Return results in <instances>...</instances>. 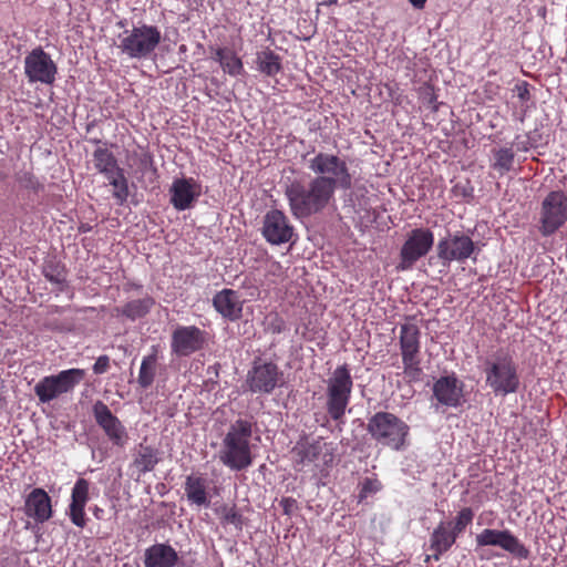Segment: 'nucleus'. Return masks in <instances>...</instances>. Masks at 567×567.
Returning <instances> with one entry per match:
<instances>
[{
	"label": "nucleus",
	"mask_w": 567,
	"mask_h": 567,
	"mask_svg": "<svg viewBox=\"0 0 567 567\" xmlns=\"http://www.w3.org/2000/svg\"><path fill=\"white\" fill-rule=\"evenodd\" d=\"M258 70L268 76H275L281 71V59L270 49L257 53Z\"/></svg>",
	"instance_id": "31"
},
{
	"label": "nucleus",
	"mask_w": 567,
	"mask_h": 567,
	"mask_svg": "<svg viewBox=\"0 0 567 567\" xmlns=\"http://www.w3.org/2000/svg\"><path fill=\"white\" fill-rule=\"evenodd\" d=\"M159 461L161 452L158 449L141 443L135 450L133 466L144 474L153 471Z\"/></svg>",
	"instance_id": "26"
},
{
	"label": "nucleus",
	"mask_w": 567,
	"mask_h": 567,
	"mask_svg": "<svg viewBox=\"0 0 567 567\" xmlns=\"http://www.w3.org/2000/svg\"><path fill=\"white\" fill-rule=\"evenodd\" d=\"M296 499H293L292 497H284L280 501V506H282L284 513L289 515L293 507H296Z\"/></svg>",
	"instance_id": "40"
},
{
	"label": "nucleus",
	"mask_w": 567,
	"mask_h": 567,
	"mask_svg": "<svg viewBox=\"0 0 567 567\" xmlns=\"http://www.w3.org/2000/svg\"><path fill=\"white\" fill-rule=\"evenodd\" d=\"M452 523L441 522L433 530L430 537V549L433 551L432 555H427L425 561L430 559L440 560L441 556L446 553L456 542V537L449 529Z\"/></svg>",
	"instance_id": "23"
},
{
	"label": "nucleus",
	"mask_w": 567,
	"mask_h": 567,
	"mask_svg": "<svg viewBox=\"0 0 567 567\" xmlns=\"http://www.w3.org/2000/svg\"><path fill=\"white\" fill-rule=\"evenodd\" d=\"M517 96L520 101H528L530 97V93L527 86V83L516 86Z\"/></svg>",
	"instance_id": "41"
},
{
	"label": "nucleus",
	"mask_w": 567,
	"mask_h": 567,
	"mask_svg": "<svg viewBox=\"0 0 567 567\" xmlns=\"http://www.w3.org/2000/svg\"><path fill=\"white\" fill-rule=\"evenodd\" d=\"M326 383L327 413L333 421L342 423L353 386L348 365L342 364L338 367Z\"/></svg>",
	"instance_id": "5"
},
{
	"label": "nucleus",
	"mask_w": 567,
	"mask_h": 567,
	"mask_svg": "<svg viewBox=\"0 0 567 567\" xmlns=\"http://www.w3.org/2000/svg\"><path fill=\"white\" fill-rule=\"evenodd\" d=\"M281 375L277 364L259 359L248 372L247 384L254 393H270L278 385Z\"/></svg>",
	"instance_id": "13"
},
{
	"label": "nucleus",
	"mask_w": 567,
	"mask_h": 567,
	"mask_svg": "<svg viewBox=\"0 0 567 567\" xmlns=\"http://www.w3.org/2000/svg\"><path fill=\"white\" fill-rule=\"evenodd\" d=\"M473 517L474 512L470 507H464L457 513L455 522L453 523V526L450 529L456 538L458 537L460 534H462L465 530L466 526L472 523Z\"/></svg>",
	"instance_id": "36"
},
{
	"label": "nucleus",
	"mask_w": 567,
	"mask_h": 567,
	"mask_svg": "<svg viewBox=\"0 0 567 567\" xmlns=\"http://www.w3.org/2000/svg\"><path fill=\"white\" fill-rule=\"evenodd\" d=\"M221 68L225 72L233 76L239 75L244 69L241 60L233 51L226 55Z\"/></svg>",
	"instance_id": "38"
},
{
	"label": "nucleus",
	"mask_w": 567,
	"mask_h": 567,
	"mask_svg": "<svg viewBox=\"0 0 567 567\" xmlns=\"http://www.w3.org/2000/svg\"><path fill=\"white\" fill-rule=\"evenodd\" d=\"M337 0H329L328 4H336Z\"/></svg>",
	"instance_id": "46"
},
{
	"label": "nucleus",
	"mask_w": 567,
	"mask_h": 567,
	"mask_svg": "<svg viewBox=\"0 0 567 567\" xmlns=\"http://www.w3.org/2000/svg\"><path fill=\"white\" fill-rule=\"evenodd\" d=\"M230 51L231 50L219 48L216 50L214 59L221 65L226 59V55H228Z\"/></svg>",
	"instance_id": "42"
},
{
	"label": "nucleus",
	"mask_w": 567,
	"mask_h": 567,
	"mask_svg": "<svg viewBox=\"0 0 567 567\" xmlns=\"http://www.w3.org/2000/svg\"><path fill=\"white\" fill-rule=\"evenodd\" d=\"M85 377L82 369L63 370L54 375L41 379L34 385V393L42 403L51 402L63 394L71 393Z\"/></svg>",
	"instance_id": "7"
},
{
	"label": "nucleus",
	"mask_w": 567,
	"mask_h": 567,
	"mask_svg": "<svg viewBox=\"0 0 567 567\" xmlns=\"http://www.w3.org/2000/svg\"><path fill=\"white\" fill-rule=\"evenodd\" d=\"M303 155L308 169L313 174L308 181L293 179L285 189L291 214L307 218L321 213L334 198L337 189L349 190L353 177L346 159L319 152L312 157Z\"/></svg>",
	"instance_id": "1"
},
{
	"label": "nucleus",
	"mask_w": 567,
	"mask_h": 567,
	"mask_svg": "<svg viewBox=\"0 0 567 567\" xmlns=\"http://www.w3.org/2000/svg\"><path fill=\"white\" fill-rule=\"evenodd\" d=\"M154 298L145 296L144 298L126 302L121 308H117L116 311L118 315L124 316L127 319L134 321L136 319L145 317L154 307Z\"/></svg>",
	"instance_id": "27"
},
{
	"label": "nucleus",
	"mask_w": 567,
	"mask_h": 567,
	"mask_svg": "<svg viewBox=\"0 0 567 567\" xmlns=\"http://www.w3.org/2000/svg\"><path fill=\"white\" fill-rule=\"evenodd\" d=\"M110 367V358L107 355H101L96 359L93 365V372L95 374H103Z\"/></svg>",
	"instance_id": "39"
},
{
	"label": "nucleus",
	"mask_w": 567,
	"mask_h": 567,
	"mask_svg": "<svg viewBox=\"0 0 567 567\" xmlns=\"http://www.w3.org/2000/svg\"><path fill=\"white\" fill-rule=\"evenodd\" d=\"M296 466H307L316 464L322 460L328 465L333 460V449L331 443H326L322 439L312 442L297 443L291 451Z\"/></svg>",
	"instance_id": "14"
},
{
	"label": "nucleus",
	"mask_w": 567,
	"mask_h": 567,
	"mask_svg": "<svg viewBox=\"0 0 567 567\" xmlns=\"http://www.w3.org/2000/svg\"><path fill=\"white\" fill-rule=\"evenodd\" d=\"M539 231L550 236L567 220V195L563 190L550 192L542 203Z\"/></svg>",
	"instance_id": "8"
},
{
	"label": "nucleus",
	"mask_w": 567,
	"mask_h": 567,
	"mask_svg": "<svg viewBox=\"0 0 567 567\" xmlns=\"http://www.w3.org/2000/svg\"><path fill=\"white\" fill-rule=\"evenodd\" d=\"M478 546H498L517 558L526 559L529 550L508 529L498 530L486 528L476 536Z\"/></svg>",
	"instance_id": "12"
},
{
	"label": "nucleus",
	"mask_w": 567,
	"mask_h": 567,
	"mask_svg": "<svg viewBox=\"0 0 567 567\" xmlns=\"http://www.w3.org/2000/svg\"><path fill=\"white\" fill-rule=\"evenodd\" d=\"M89 229H90V227H87V226H85V225H82V226L80 227V231H83V233L87 231Z\"/></svg>",
	"instance_id": "45"
},
{
	"label": "nucleus",
	"mask_w": 567,
	"mask_h": 567,
	"mask_svg": "<svg viewBox=\"0 0 567 567\" xmlns=\"http://www.w3.org/2000/svg\"><path fill=\"white\" fill-rule=\"evenodd\" d=\"M434 244V235L427 228L412 229L400 250L399 270H409L424 257Z\"/></svg>",
	"instance_id": "9"
},
{
	"label": "nucleus",
	"mask_w": 567,
	"mask_h": 567,
	"mask_svg": "<svg viewBox=\"0 0 567 567\" xmlns=\"http://www.w3.org/2000/svg\"><path fill=\"white\" fill-rule=\"evenodd\" d=\"M93 415L97 425L104 430L113 444L117 446L125 444L127 439L125 427L105 403L96 401L93 405Z\"/></svg>",
	"instance_id": "17"
},
{
	"label": "nucleus",
	"mask_w": 567,
	"mask_h": 567,
	"mask_svg": "<svg viewBox=\"0 0 567 567\" xmlns=\"http://www.w3.org/2000/svg\"><path fill=\"white\" fill-rule=\"evenodd\" d=\"M409 2L415 8V9H423L426 0H409Z\"/></svg>",
	"instance_id": "43"
},
{
	"label": "nucleus",
	"mask_w": 567,
	"mask_h": 567,
	"mask_svg": "<svg viewBox=\"0 0 567 567\" xmlns=\"http://www.w3.org/2000/svg\"><path fill=\"white\" fill-rule=\"evenodd\" d=\"M420 329L416 324L406 322L400 329V349L402 358L419 357Z\"/></svg>",
	"instance_id": "24"
},
{
	"label": "nucleus",
	"mask_w": 567,
	"mask_h": 567,
	"mask_svg": "<svg viewBox=\"0 0 567 567\" xmlns=\"http://www.w3.org/2000/svg\"><path fill=\"white\" fill-rule=\"evenodd\" d=\"M262 236L271 245L286 244L293 236V227L281 210L271 209L264 216Z\"/></svg>",
	"instance_id": "15"
},
{
	"label": "nucleus",
	"mask_w": 567,
	"mask_h": 567,
	"mask_svg": "<svg viewBox=\"0 0 567 567\" xmlns=\"http://www.w3.org/2000/svg\"><path fill=\"white\" fill-rule=\"evenodd\" d=\"M110 184L114 187L113 196L116 199L117 204L123 205L128 197V185L127 179L124 176V172L122 168H117V171L113 174L105 176Z\"/></svg>",
	"instance_id": "33"
},
{
	"label": "nucleus",
	"mask_w": 567,
	"mask_h": 567,
	"mask_svg": "<svg viewBox=\"0 0 567 567\" xmlns=\"http://www.w3.org/2000/svg\"><path fill=\"white\" fill-rule=\"evenodd\" d=\"M213 306L223 318L229 321L238 320L241 317L243 301L239 293L233 289H223L217 292L213 298Z\"/></svg>",
	"instance_id": "21"
},
{
	"label": "nucleus",
	"mask_w": 567,
	"mask_h": 567,
	"mask_svg": "<svg viewBox=\"0 0 567 567\" xmlns=\"http://www.w3.org/2000/svg\"><path fill=\"white\" fill-rule=\"evenodd\" d=\"M171 193V203L178 210H185L189 208L196 197L192 182L184 178L176 179L173 183Z\"/></svg>",
	"instance_id": "25"
},
{
	"label": "nucleus",
	"mask_w": 567,
	"mask_h": 567,
	"mask_svg": "<svg viewBox=\"0 0 567 567\" xmlns=\"http://www.w3.org/2000/svg\"><path fill=\"white\" fill-rule=\"evenodd\" d=\"M517 150L518 151H524V152H527L529 150V144L527 141L525 142H522V143H518L517 144Z\"/></svg>",
	"instance_id": "44"
},
{
	"label": "nucleus",
	"mask_w": 567,
	"mask_h": 567,
	"mask_svg": "<svg viewBox=\"0 0 567 567\" xmlns=\"http://www.w3.org/2000/svg\"><path fill=\"white\" fill-rule=\"evenodd\" d=\"M24 513L37 523H44L52 517L51 498L42 488H34L25 498Z\"/></svg>",
	"instance_id": "19"
},
{
	"label": "nucleus",
	"mask_w": 567,
	"mask_h": 567,
	"mask_svg": "<svg viewBox=\"0 0 567 567\" xmlns=\"http://www.w3.org/2000/svg\"><path fill=\"white\" fill-rule=\"evenodd\" d=\"M185 493L189 502L198 506H208L206 484L202 477L189 475L185 482Z\"/></svg>",
	"instance_id": "29"
},
{
	"label": "nucleus",
	"mask_w": 567,
	"mask_h": 567,
	"mask_svg": "<svg viewBox=\"0 0 567 567\" xmlns=\"http://www.w3.org/2000/svg\"><path fill=\"white\" fill-rule=\"evenodd\" d=\"M42 274L50 282L56 285L64 284L66 279L64 266L55 260L45 261Z\"/></svg>",
	"instance_id": "34"
},
{
	"label": "nucleus",
	"mask_w": 567,
	"mask_h": 567,
	"mask_svg": "<svg viewBox=\"0 0 567 567\" xmlns=\"http://www.w3.org/2000/svg\"><path fill=\"white\" fill-rule=\"evenodd\" d=\"M93 161L95 168L100 173L104 174V176L113 174L117 168H120L115 156L107 148L100 147L95 150L93 153Z\"/></svg>",
	"instance_id": "32"
},
{
	"label": "nucleus",
	"mask_w": 567,
	"mask_h": 567,
	"mask_svg": "<svg viewBox=\"0 0 567 567\" xmlns=\"http://www.w3.org/2000/svg\"><path fill=\"white\" fill-rule=\"evenodd\" d=\"M485 384L495 396L516 393L520 385L518 365L514 358L501 349L488 355L483 363Z\"/></svg>",
	"instance_id": "3"
},
{
	"label": "nucleus",
	"mask_w": 567,
	"mask_h": 567,
	"mask_svg": "<svg viewBox=\"0 0 567 567\" xmlns=\"http://www.w3.org/2000/svg\"><path fill=\"white\" fill-rule=\"evenodd\" d=\"M89 487L90 484L86 480L79 478L72 488L69 516L71 522L81 528L86 525L84 507L89 501Z\"/></svg>",
	"instance_id": "20"
},
{
	"label": "nucleus",
	"mask_w": 567,
	"mask_h": 567,
	"mask_svg": "<svg viewBox=\"0 0 567 567\" xmlns=\"http://www.w3.org/2000/svg\"><path fill=\"white\" fill-rule=\"evenodd\" d=\"M436 252L443 264H450L451 261L464 262L466 259L477 255L480 248L476 247L471 237L461 231H456L454 234H447L446 237L439 240Z\"/></svg>",
	"instance_id": "10"
},
{
	"label": "nucleus",
	"mask_w": 567,
	"mask_h": 567,
	"mask_svg": "<svg viewBox=\"0 0 567 567\" xmlns=\"http://www.w3.org/2000/svg\"><path fill=\"white\" fill-rule=\"evenodd\" d=\"M161 31L155 25L141 24L124 31L118 48L131 59H147L161 43Z\"/></svg>",
	"instance_id": "6"
},
{
	"label": "nucleus",
	"mask_w": 567,
	"mask_h": 567,
	"mask_svg": "<svg viewBox=\"0 0 567 567\" xmlns=\"http://www.w3.org/2000/svg\"><path fill=\"white\" fill-rule=\"evenodd\" d=\"M252 423L246 419L233 422L223 439L220 462L233 471H243L252 464L250 439Z\"/></svg>",
	"instance_id": "2"
},
{
	"label": "nucleus",
	"mask_w": 567,
	"mask_h": 567,
	"mask_svg": "<svg viewBox=\"0 0 567 567\" xmlns=\"http://www.w3.org/2000/svg\"><path fill=\"white\" fill-rule=\"evenodd\" d=\"M493 163L491 167L498 173L499 176H504L511 172L514 167L515 152L511 147L494 148L492 151Z\"/></svg>",
	"instance_id": "30"
},
{
	"label": "nucleus",
	"mask_w": 567,
	"mask_h": 567,
	"mask_svg": "<svg viewBox=\"0 0 567 567\" xmlns=\"http://www.w3.org/2000/svg\"><path fill=\"white\" fill-rule=\"evenodd\" d=\"M433 395L440 404L456 408L463 398V383L454 374L441 377L433 384Z\"/></svg>",
	"instance_id": "18"
},
{
	"label": "nucleus",
	"mask_w": 567,
	"mask_h": 567,
	"mask_svg": "<svg viewBox=\"0 0 567 567\" xmlns=\"http://www.w3.org/2000/svg\"><path fill=\"white\" fill-rule=\"evenodd\" d=\"M402 363L404 368V374L409 378V380L419 381L422 374L419 357L402 358Z\"/></svg>",
	"instance_id": "37"
},
{
	"label": "nucleus",
	"mask_w": 567,
	"mask_h": 567,
	"mask_svg": "<svg viewBox=\"0 0 567 567\" xmlns=\"http://www.w3.org/2000/svg\"><path fill=\"white\" fill-rule=\"evenodd\" d=\"M24 73L30 83L50 85L55 81L58 66L50 54L39 47L24 58Z\"/></svg>",
	"instance_id": "11"
},
{
	"label": "nucleus",
	"mask_w": 567,
	"mask_h": 567,
	"mask_svg": "<svg viewBox=\"0 0 567 567\" xmlns=\"http://www.w3.org/2000/svg\"><path fill=\"white\" fill-rule=\"evenodd\" d=\"M217 513L223 524L233 525L236 529L241 530L244 518L235 506L223 505L217 509Z\"/></svg>",
	"instance_id": "35"
},
{
	"label": "nucleus",
	"mask_w": 567,
	"mask_h": 567,
	"mask_svg": "<svg viewBox=\"0 0 567 567\" xmlns=\"http://www.w3.org/2000/svg\"><path fill=\"white\" fill-rule=\"evenodd\" d=\"M367 431L380 445L393 451H403L408 446L410 426L391 412L380 411L368 419Z\"/></svg>",
	"instance_id": "4"
},
{
	"label": "nucleus",
	"mask_w": 567,
	"mask_h": 567,
	"mask_svg": "<svg viewBox=\"0 0 567 567\" xmlns=\"http://www.w3.org/2000/svg\"><path fill=\"white\" fill-rule=\"evenodd\" d=\"M205 331L195 326L177 327L172 334V351L178 357H187L200 350L205 343Z\"/></svg>",
	"instance_id": "16"
},
{
	"label": "nucleus",
	"mask_w": 567,
	"mask_h": 567,
	"mask_svg": "<svg viewBox=\"0 0 567 567\" xmlns=\"http://www.w3.org/2000/svg\"><path fill=\"white\" fill-rule=\"evenodd\" d=\"M158 348L156 346L152 347V352L148 355H145L142 360L137 383L141 388L147 389L150 388L155 379L157 371V360H158Z\"/></svg>",
	"instance_id": "28"
},
{
	"label": "nucleus",
	"mask_w": 567,
	"mask_h": 567,
	"mask_svg": "<svg viewBox=\"0 0 567 567\" xmlns=\"http://www.w3.org/2000/svg\"><path fill=\"white\" fill-rule=\"evenodd\" d=\"M178 561L177 551L168 544H154L145 549V567H174Z\"/></svg>",
	"instance_id": "22"
}]
</instances>
